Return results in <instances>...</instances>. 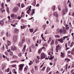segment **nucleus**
<instances>
[{
    "label": "nucleus",
    "instance_id": "1",
    "mask_svg": "<svg viewBox=\"0 0 74 74\" xmlns=\"http://www.w3.org/2000/svg\"><path fill=\"white\" fill-rule=\"evenodd\" d=\"M68 12V9L67 7H66L62 11V15H64L66 13Z\"/></svg>",
    "mask_w": 74,
    "mask_h": 74
},
{
    "label": "nucleus",
    "instance_id": "2",
    "mask_svg": "<svg viewBox=\"0 0 74 74\" xmlns=\"http://www.w3.org/2000/svg\"><path fill=\"white\" fill-rule=\"evenodd\" d=\"M69 36H65L63 37V38H61L60 39H58V41L60 42H61V43H63L64 41L63 40H64L65 38H67Z\"/></svg>",
    "mask_w": 74,
    "mask_h": 74
},
{
    "label": "nucleus",
    "instance_id": "3",
    "mask_svg": "<svg viewBox=\"0 0 74 74\" xmlns=\"http://www.w3.org/2000/svg\"><path fill=\"white\" fill-rule=\"evenodd\" d=\"M25 37H23L22 40V42L19 43L18 44L19 46H20V47H22V44H23V43L25 42Z\"/></svg>",
    "mask_w": 74,
    "mask_h": 74
},
{
    "label": "nucleus",
    "instance_id": "4",
    "mask_svg": "<svg viewBox=\"0 0 74 74\" xmlns=\"http://www.w3.org/2000/svg\"><path fill=\"white\" fill-rule=\"evenodd\" d=\"M18 36L17 35H14L13 36V41L14 42L17 41Z\"/></svg>",
    "mask_w": 74,
    "mask_h": 74
},
{
    "label": "nucleus",
    "instance_id": "5",
    "mask_svg": "<svg viewBox=\"0 0 74 74\" xmlns=\"http://www.w3.org/2000/svg\"><path fill=\"white\" fill-rule=\"evenodd\" d=\"M26 42L29 45H30L31 44V42L30 41V39L28 38H27L26 39Z\"/></svg>",
    "mask_w": 74,
    "mask_h": 74
},
{
    "label": "nucleus",
    "instance_id": "6",
    "mask_svg": "<svg viewBox=\"0 0 74 74\" xmlns=\"http://www.w3.org/2000/svg\"><path fill=\"white\" fill-rule=\"evenodd\" d=\"M23 64H21L19 65V70L20 71H22V69H23Z\"/></svg>",
    "mask_w": 74,
    "mask_h": 74
},
{
    "label": "nucleus",
    "instance_id": "7",
    "mask_svg": "<svg viewBox=\"0 0 74 74\" xmlns=\"http://www.w3.org/2000/svg\"><path fill=\"white\" fill-rule=\"evenodd\" d=\"M18 7H16L14 8V9L13 10V12L15 13L18 11Z\"/></svg>",
    "mask_w": 74,
    "mask_h": 74
},
{
    "label": "nucleus",
    "instance_id": "8",
    "mask_svg": "<svg viewBox=\"0 0 74 74\" xmlns=\"http://www.w3.org/2000/svg\"><path fill=\"white\" fill-rule=\"evenodd\" d=\"M45 58V55L44 53H42L41 54L40 59H43Z\"/></svg>",
    "mask_w": 74,
    "mask_h": 74
},
{
    "label": "nucleus",
    "instance_id": "9",
    "mask_svg": "<svg viewBox=\"0 0 74 74\" xmlns=\"http://www.w3.org/2000/svg\"><path fill=\"white\" fill-rule=\"evenodd\" d=\"M16 50V48L15 47V46H13L12 47V48L11 49V51H15V50Z\"/></svg>",
    "mask_w": 74,
    "mask_h": 74
},
{
    "label": "nucleus",
    "instance_id": "10",
    "mask_svg": "<svg viewBox=\"0 0 74 74\" xmlns=\"http://www.w3.org/2000/svg\"><path fill=\"white\" fill-rule=\"evenodd\" d=\"M59 32L61 36H63V30L62 29H60L59 30Z\"/></svg>",
    "mask_w": 74,
    "mask_h": 74
},
{
    "label": "nucleus",
    "instance_id": "11",
    "mask_svg": "<svg viewBox=\"0 0 74 74\" xmlns=\"http://www.w3.org/2000/svg\"><path fill=\"white\" fill-rule=\"evenodd\" d=\"M61 57L62 58H64V53H62V52H61Z\"/></svg>",
    "mask_w": 74,
    "mask_h": 74
},
{
    "label": "nucleus",
    "instance_id": "12",
    "mask_svg": "<svg viewBox=\"0 0 74 74\" xmlns=\"http://www.w3.org/2000/svg\"><path fill=\"white\" fill-rule=\"evenodd\" d=\"M62 29L63 34H64V32L65 33V32H66V28L64 27H62Z\"/></svg>",
    "mask_w": 74,
    "mask_h": 74
},
{
    "label": "nucleus",
    "instance_id": "13",
    "mask_svg": "<svg viewBox=\"0 0 74 74\" xmlns=\"http://www.w3.org/2000/svg\"><path fill=\"white\" fill-rule=\"evenodd\" d=\"M59 47H60V45H58H58L57 46V47L56 49V50L57 52H58V50H59Z\"/></svg>",
    "mask_w": 74,
    "mask_h": 74
},
{
    "label": "nucleus",
    "instance_id": "14",
    "mask_svg": "<svg viewBox=\"0 0 74 74\" xmlns=\"http://www.w3.org/2000/svg\"><path fill=\"white\" fill-rule=\"evenodd\" d=\"M14 33H16V34H18V33H19V31L18 29H15L14 30Z\"/></svg>",
    "mask_w": 74,
    "mask_h": 74
},
{
    "label": "nucleus",
    "instance_id": "15",
    "mask_svg": "<svg viewBox=\"0 0 74 74\" xmlns=\"http://www.w3.org/2000/svg\"><path fill=\"white\" fill-rule=\"evenodd\" d=\"M53 16H57V17H58V14L56 12H54L53 13Z\"/></svg>",
    "mask_w": 74,
    "mask_h": 74
},
{
    "label": "nucleus",
    "instance_id": "16",
    "mask_svg": "<svg viewBox=\"0 0 74 74\" xmlns=\"http://www.w3.org/2000/svg\"><path fill=\"white\" fill-rule=\"evenodd\" d=\"M0 23L1 26H3L4 23L3 21H0Z\"/></svg>",
    "mask_w": 74,
    "mask_h": 74
},
{
    "label": "nucleus",
    "instance_id": "17",
    "mask_svg": "<svg viewBox=\"0 0 74 74\" xmlns=\"http://www.w3.org/2000/svg\"><path fill=\"white\" fill-rule=\"evenodd\" d=\"M35 11V9H32V16H33V14H35V12L34 11Z\"/></svg>",
    "mask_w": 74,
    "mask_h": 74
},
{
    "label": "nucleus",
    "instance_id": "18",
    "mask_svg": "<svg viewBox=\"0 0 74 74\" xmlns=\"http://www.w3.org/2000/svg\"><path fill=\"white\" fill-rule=\"evenodd\" d=\"M35 47L36 46H35V45H33V44H32L31 46L30 47L31 48H32L33 49L35 48Z\"/></svg>",
    "mask_w": 74,
    "mask_h": 74
},
{
    "label": "nucleus",
    "instance_id": "19",
    "mask_svg": "<svg viewBox=\"0 0 74 74\" xmlns=\"http://www.w3.org/2000/svg\"><path fill=\"white\" fill-rule=\"evenodd\" d=\"M51 70V68H49V67H47V73H48L49 71Z\"/></svg>",
    "mask_w": 74,
    "mask_h": 74
},
{
    "label": "nucleus",
    "instance_id": "20",
    "mask_svg": "<svg viewBox=\"0 0 74 74\" xmlns=\"http://www.w3.org/2000/svg\"><path fill=\"white\" fill-rule=\"evenodd\" d=\"M54 43H55L54 41L53 40H52L51 43V46H52V45H53L54 44Z\"/></svg>",
    "mask_w": 74,
    "mask_h": 74
},
{
    "label": "nucleus",
    "instance_id": "21",
    "mask_svg": "<svg viewBox=\"0 0 74 74\" xmlns=\"http://www.w3.org/2000/svg\"><path fill=\"white\" fill-rule=\"evenodd\" d=\"M36 63L37 64L38 63H39V60H38L37 59H36L35 60Z\"/></svg>",
    "mask_w": 74,
    "mask_h": 74
},
{
    "label": "nucleus",
    "instance_id": "22",
    "mask_svg": "<svg viewBox=\"0 0 74 74\" xmlns=\"http://www.w3.org/2000/svg\"><path fill=\"white\" fill-rule=\"evenodd\" d=\"M7 12L8 13H10V10L9 9V8L7 7Z\"/></svg>",
    "mask_w": 74,
    "mask_h": 74
},
{
    "label": "nucleus",
    "instance_id": "23",
    "mask_svg": "<svg viewBox=\"0 0 74 74\" xmlns=\"http://www.w3.org/2000/svg\"><path fill=\"white\" fill-rule=\"evenodd\" d=\"M18 18V16L16 14H14V19H17Z\"/></svg>",
    "mask_w": 74,
    "mask_h": 74
},
{
    "label": "nucleus",
    "instance_id": "24",
    "mask_svg": "<svg viewBox=\"0 0 74 74\" xmlns=\"http://www.w3.org/2000/svg\"><path fill=\"white\" fill-rule=\"evenodd\" d=\"M54 58V56H51L50 58H49V60H52V59H53Z\"/></svg>",
    "mask_w": 74,
    "mask_h": 74
},
{
    "label": "nucleus",
    "instance_id": "25",
    "mask_svg": "<svg viewBox=\"0 0 74 74\" xmlns=\"http://www.w3.org/2000/svg\"><path fill=\"white\" fill-rule=\"evenodd\" d=\"M8 42H7L8 45V46H10V45L11 44V42H10V41L8 40Z\"/></svg>",
    "mask_w": 74,
    "mask_h": 74
},
{
    "label": "nucleus",
    "instance_id": "26",
    "mask_svg": "<svg viewBox=\"0 0 74 74\" xmlns=\"http://www.w3.org/2000/svg\"><path fill=\"white\" fill-rule=\"evenodd\" d=\"M26 45H25V46L24 47V48L23 49V51H25V49H26Z\"/></svg>",
    "mask_w": 74,
    "mask_h": 74
},
{
    "label": "nucleus",
    "instance_id": "27",
    "mask_svg": "<svg viewBox=\"0 0 74 74\" xmlns=\"http://www.w3.org/2000/svg\"><path fill=\"white\" fill-rule=\"evenodd\" d=\"M74 44V42H72L71 44V45H70V47H71L73 46V45Z\"/></svg>",
    "mask_w": 74,
    "mask_h": 74
},
{
    "label": "nucleus",
    "instance_id": "28",
    "mask_svg": "<svg viewBox=\"0 0 74 74\" xmlns=\"http://www.w3.org/2000/svg\"><path fill=\"white\" fill-rule=\"evenodd\" d=\"M29 30L31 33H33V29H29Z\"/></svg>",
    "mask_w": 74,
    "mask_h": 74
},
{
    "label": "nucleus",
    "instance_id": "29",
    "mask_svg": "<svg viewBox=\"0 0 74 74\" xmlns=\"http://www.w3.org/2000/svg\"><path fill=\"white\" fill-rule=\"evenodd\" d=\"M58 40H56V42H55V44L56 45H58Z\"/></svg>",
    "mask_w": 74,
    "mask_h": 74
},
{
    "label": "nucleus",
    "instance_id": "30",
    "mask_svg": "<svg viewBox=\"0 0 74 74\" xmlns=\"http://www.w3.org/2000/svg\"><path fill=\"white\" fill-rule=\"evenodd\" d=\"M61 8V6L60 5H59L58 6V9L59 11H61V9L60 8Z\"/></svg>",
    "mask_w": 74,
    "mask_h": 74
},
{
    "label": "nucleus",
    "instance_id": "31",
    "mask_svg": "<svg viewBox=\"0 0 74 74\" xmlns=\"http://www.w3.org/2000/svg\"><path fill=\"white\" fill-rule=\"evenodd\" d=\"M51 39L49 38V40L48 41V43L49 44H50V42H51Z\"/></svg>",
    "mask_w": 74,
    "mask_h": 74
},
{
    "label": "nucleus",
    "instance_id": "32",
    "mask_svg": "<svg viewBox=\"0 0 74 74\" xmlns=\"http://www.w3.org/2000/svg\"><path fill=\"white\" fill-rule=\"evenodd\" d=\"M15 15V14H12L11 15V18H14V16Z\"/></svg>",
    "mask_w": 74,
    "mask_h": 74
},
{
    "label": "nucleus",
    "instance_id": "33",
    "mask_svg": "<svg viewBox=\"0 0 74 74\" xmlns=\"http://www.w3.org/2000/svg\"><path fill=\"white\" fill-rule=\"evenodd\" d=\"M55 37L56 38H60V36L59 35H56L55 36Z\"/></svg>",
    "mask_w": 74,
    "mask_h": 74
},
{
    "label": "nucleus",
    "instance_id": "34",
    "mask_svg": "<svg viewBox=\"0 0 74 74\" xmlns=\"http://www.w3.org/2000/svg\"><path fill=\"white\" fill-rule=\"evenodd\" d=\"M27 13L29 14H30V10H28L27 11Z\"/></svg>",
    "mask_w": 74,
    "mask_h": 74
},
{
    "label": "nucleus",
    "instance_id": "35",
    "mask_svg": "<svg viewBox=\"0 0 74 74\" xmlns=\"http://www.w3.org/2000/svg\"><path fill=\"white\" fill-rule=\"evenodd\" d=\"M71 42L70 41H68V44L69 46H70V43Z\"/></svg>",
    "mask_w": 74,
    "mask_h": 74
},
{
    "label": "nucleus",
    "instance_id": "36",
    "mask_svg": "<svg viewBox=\"0 0 74 74\" xmlns=\"http://www.w3.org/2000/svg\"><path fill=\"white\" fill-rule=\"evenodd\" d=\"M1 8H4V3H3L2 4H1Z\"/></svg>",
    "mask_w": 74,
    "mask_h": 74
},
{
    "label": "nucleus",
    "instance_id": "37",
    "mask_svg": "<svg viewBox=\"0 0 74 74\" xmlns=\"http://www.w3.org/2000/svg\"><path fill=\"white\" fill-rule=\"evenodd\" d=\"M41 52V49H40L38 50V53H40Z\"/></svg>",
    "mask_w": 74,
    "mask_h": 74
},
{
    "label": "nucleus",
    "instance_id": "38",
    "mask_svg": "<svg viewBox=\"0 0 74 74\" xmlns=\"http://www.w3.org/2000/svg\"><path fill=\"white\" fill-rule=\"evenodd\" d=\"M45 67H43V68L41 69V70H42V71H44L45 70Z\"/></svg>",
    "mask_w": 74,
    "mask_h": 74
},
{
    "label": "nucleus",
    "instance_id": "39",
    "mask_svg": "<svg viewBox=\"0 0 74 74\" xmlns=\"http://www.w3.org/2000/svg\"><path fill=\"white\" fill-rule=\"evenodd\" d=\"M5 33V32H4V31H2V32H1V34L2 35H3Z\"/></svg>",
    "mask_w": 74,
    "mask_h": 74
},
{
    "label": "nucleus",
    "instance_id": "40",
    "mask_svg": "<svg viewBox=\"0 0 74 74\" xmlns=\"http://www.w3.org/2000/svg\"><path fill=\"white\" fill-rule=\"evenodd\" d=\"M42 28H43V30L45 29V25H43L42 26Z\"/></svg>",
    "mask_w": 74,
    "mask_h": 74
},
{
    "label": "nucleus",
    "instance_id": "41",
    "mask_svg": "<svg viewBox=\"0 0 74 74\" xmlns=\"http://www.w3.org/2000/svg\"><path fill=\"white\" fill-rule=\"evenodd\" d=\"M72 53L74 54V48H73L72 50Z\"/></svg>",
    "mask_w": 74,
    "mask_h": 74
},
{
    "label": "nucleus",
    "instance_id": "42",
    "mask_svg": "<svg viewBox=\"0 0 74 74\" xmlns=\"http://www.w3.org/2000/svg\"><path fill=\"white\" fill-rule=\"evenodd\" d=\"M44 35L43 34H42L41 35V37L42 38V39H44V37H43V36Z\"/></svg>",
    "mask_w": 74,
    "mask_h": 74
},
{
    "label": "nucleus",
    "instance_id": "43",
    "mask_svg": "<svg viewBox=\"0 0 74 74\" xmlns=\"http://www.w3.org/2000/svg\"><path fill=\"white\" fill-rule=\"evenodd\" d=\"M35 70H38V67H37V66H35Z\"/></svg>",
    "mask_w": 74,
    "mask_h": 74
},
{
    "label": "nucleus",
    "instance_id": "44",
    "mask_svg": "<svg viewBox=\"0 0 74 74\" xmlns=\"http://www.w3.org/2000/svg\"><path fill=\"white\" fill-rule=\"evenodd\" d=\"M55 5H54L53 7L52 8V9H53V10L54 11L55 10Z\"/></svg>",
    "mask_w": 74,
    "mask_h": 74
},
{
    "label": "nucleus",
    "instance_id": "45",
    "mask_svg": "<svg viewBox=\"0 0 74 74\" xmlns=\"http://www.w3.org/2000/svg\"><path fill=\"white\" fill-rule=\"evenodd\" d=\"M65 60H67V62H69V60H69V59H68V58H66L65 59Z\"/></svg>",
    "mask_w": 74,
    "mask_h": 74
},
{
    "label": "nucleus",
    "instance_id": "46",
    "mask_svg": "<svg viewBox=\"0 0 74 74\" xmlns=\"http://www.w3.org/2000/svg\"><path fill=\"white\" fill-rule=\"evenodd\" d=\"M27 70V67H26L25 68V70L24 71H26Z\"/></svg>",
    "mask_w": 74,
    "mask_h": 74
},
{
    "label": "nucleus",
    "instance_id": "47",
    "mask_svg": "<svg viewBox=\"0 0 74 74\" xmlns=\"http://www.w3.org/2000/svg\"><path fill=\"white\" fill-rule=\"evenodd\" d=\"M60 32L59 31H58L57 32V35H59L60 34Z\"/></svg>",
    "mask_w": 74,
    "mask_h": 74
},
{
    "label": "nucleus",
    "instance_id": "48",
    "mask_svg": "<svg viewBox=\"0 0 74 74\" xmlns=\"http://www.w3.org/2000/svg\"><path fill=\"white\" fill-rule=\"evenodd\" d=\"M24 7H25V6H24V5L22 3V5H21V7L22 8H23Z\"/></svg>",
    "mask_w": 74,
    "mask_h": 74
},
{
    "label": "nucleus",
    "instance_id": "49",
    "mask_svg": "<svg viewBox=\"0 0 74 74\" xmlns=\"http://www.w3.org/2000/svg\"><path fill=\"white\" fill-rule=\"evenodd\" d=\"M20 4L21 3H18V4H17V5H18V7H20Z\"/></svg>",
    "mask_w": 74,
    "mask_h": 74
},
{
    "label": "nucleus",
    "instance_id": "50",
    "mask_svg": "<svg viewBox=\"0 0 74 74\" xmlns=\"http://www.w3.org/2000/svg\"><path fill=\"white\" fill-rule=\"evenodd\" d=\"M18 56H19V57H21L22 56V55H21V53L18 54Z\"/></svg>",
    "mask_w": 74,
    "mask_h": 74
},
{
    "label": "nucleus",
    "instance_id": "51",
    "mask_svg": "<svg viewBox=\"0 0 74 74\" xmlns=\"http://www.w3.org/2000/svg\"><path fill=\"white\" fill-rule=\"evenodd\" d=\"M31 71L32 73H34V69H32V70H31Z\"/></svg>",
    "mask_w": 74,
    "mask_h": 74
},
{
    "label": "nucleus",
    "instance_id": "52",
    "mask_svg": "<svg viewBox=\"0 0 74 74\" xmlns=\"http://www.w3.org/2000/svg\"><path fill=\"white\" fill-rule=\"evenodd\" d=\"M37 59H38V60H39L40 59V56H37Z\"/></svg>",
    "mask_w": 74,
    "mask_h": 74
},
{
    "label": "nucleus",
    "instance_id": "53",
    "mask_svg": "<svg viewBox=\"0 0 74 74\" xmlns=\"http://www.w3.org/2000/svg\"><path fill=\"white\" fill-rule=\"evenodd\" d=\"M67 67H68V65L66 64V66H65V69H67Z\"/></svg>",
    "mask_w": 74,
    "mask_h": 74
},
{
    "label": "nucleus",
    "instance_id": "54",
    "mask_svg": "<svg viewBox=\"0 0 74 74\" xmlns=\"http://www.w3.org/2000/svg\"><path fill=\"white\" fill-rule=\"evenodd\" d=\"M36 3H32V5L34 6H35V5H36Z\"/></svg>",
    "mask_w": 74,
    "mask_h": 74
},
{
    "label": "nucleus",
    "instance_id": "55",
    "mask_svg": "<svg viewBox=\"0 0 74 74\" xmlns=\"http://www.w3.org/2000/svg\"><path fill=\"white\" fill-rule=\"evenodd\" d=\"M69 6L70 7H71V3L69 4Z\"/></svg>",
    "mask_w": 74,
    "mask_h": 74
},
{
    "label": "nucleus",
    "instance_id": "56",
    "mask_svg": "<svg viewBox=\"0 0 74 74\" xmlns=\"http://www.w3.org/2000/svg\"><path fill=\"white\" fill-rule=\"evenodd\" d=\"M71 53V52H70V51H68V53H69V54H70V53Z\"/></svg>",
    "mask_w": 74,
    "mask_h": 74
},
{
    "label": "nucleus",
    "instance_id": "57",
    "mask_svg": "<svg viewBox=\"0 0 74 74\" xmlns=\"http://www.w3.org/2000/svg\"><path fill=\"white\" fill-rule=\"evenodd\" d=\"M12 67H16V65H12Z\"/></svg>",
    "mask_w": 74,
    "mask_h": 74
},
{
    "label": "nucleus",
    "instance_id": "58",
    "mask_svg": "<svg viewBox=\"0 0 74 74\" xmlns=\"http://www.w3.org/2000/svg\"><path fill=\"white\" fill-rule=\"evenodd\" d=\"M6 49H8V46L7 45V44L6 45Z\"/></svg>",
    "mask_w": 74,
    "mask_h": 74
},
{
    "label": "nucleus",
    "instance_id": "59",
    "mask_svg": "<svg viewBox=\"0 0 74 74\" xmlns=\"http://www.w3.org/2000/svg\"><path fill=\"white\" fill-rule=\"evenodd\" d=\"M21 18V17H20V16H19L18 18V19H20Z\"/></svg>",
    "mask_w": 74,
    "mask_h": 74
},
{
    "label": "nucleus",
    "instance_id": "60",
    "mask_svg": "<svg viewBox=\"0 0 74 74\" xmlns=\"http://www.w3.org/2000/svg\"><path fill=\"white\" fill-rule=\"evenodd\" d=\"M65 47H66V48H67V43H66L65 45Z\"/></svg>",
    "mask_w": 74,
    "mask_h": 74
},
{
    "label": "nucleus",
    "instance_id": "61",
    "mask_svg": "<svg viewBox=\"0 0 74 74\" xmlns=\"http://www.w3.org/2000/svg\"><path fill=\"white\" fill-rule=\"evenodd\" d=\"M16 62V61H12L11 62V63H14V62Z\"/></svg>",
    "mask_w": 74,
    "mask_h": 74
},
{
    "label": "nucleus",
    "instance_id": "62",
    "mask_svg": "<svg viewBox=\"0 0 74 74\" xmlns=\"http://www.w3.org/2000/svg\"><path fill=\"white\" fill-rule=\"evenodd\" d=\"M30 63H31V64H33V61H30Z\"/></svg>",
    "mask_w": 74,
    "mask_h": 74
},
{
    "label": "nucleus",
    "instance_id": "63",
    "mask_svg": "<svg viewBox=\"0 0 74 74\" xmlns=\"http://www.w3.org/2000/svg\"><path fill=\"white\" fill-rule=\"evenodd\" d=\"M50 65H51V66H52V64H52V63L51 62L50 63Z\"/></svg>",
    "mask_w": 74,
    "mask_h": 74
},
{
    "label": "nucleus",
    "instance_id": "64",
    "mask_svg": "<svg viewBox=\"0 0 74 74\" xmlns=\"http://www.w3.org/2000/svg\"><path fill=\"white\" fill-rule=\"evenodd\" d=\"M51 28H52V29H53V28H54V26L53 25L51 26Z\"/></svg>",
    "mask_w": 74,
    "mask_h": 74
}]
</instances>
